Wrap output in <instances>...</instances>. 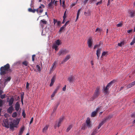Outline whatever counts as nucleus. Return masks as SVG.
Wrapping results in <instances>:
<instances>
[{
	"label": "nucleus",
	"instance_id": "1",
	"mask_svg": "<svg viewBox=\"0 0 135 135\" xmlns=\"http://www.w3.org/2000/svg\"><path fill=\"white\" fill-rule=\"evenodd\" d=\"M9 65L8 64H7L3 67H1L0 68V74L2 75L7 73L9 70Z\"/></svg>",
	"mask_w": 135,
	"mask_h": 135
},
{
	"label": "nucleus",
	"instance_id": "2",
	"mask_svg": "<svg viewBox=\"0 0 135 135\" xmlns=\"http://www.w3.org/2000/svg\"><path fill=\"white\" fill-rule=\"evenodd\" d=\"M64 118V117H62L60 118L58 120H56L55 122V123L54 125V127L55 129L57 127H59L60 126L61 123L62 122Z\"/></svg>",
	"mask_w": 135,
	"mask_h": 135
},
{
	"label": "nucleus",
	"instance_id": "3",
	"mask_svg": "<svg viewBox=\"0 0 135 135\" xmlns=\"http://www.w3.org/2000/svg\"><path fill=\"white\" fill-rule=\"evenodd\" d=\"M78 78V76L76 75H74L70 76L68 77V80L70 83H72L75 81Z\"/></svg>",
	"mask_w": 135,
	"mask_h": 135
},
{
	"label": "nucleus",
	"instance_id": "4",
	"mask_svg": "<svg viewBox=\"0 0 135 135\" xmlns=\"http://www.w3.org/2000/svg\"><path fill=\"white\" fill-rule=\"evenodd\" d=\"M93 44V37H90L88 38L87 41V44L88 47L90 48H92Z\"/></svg>",
	"mask_w": 135,
	"mask_h": 135
},
{
	"label": "nucleus",
	"instance_id": "5",
	"mask_svg": "<svg viewBox=\"0 0 135 135\" xmlns=\"http://www.w3.org/2000/svg\"><path fill=\"white\" fill-rule=\"evenodd\" d=\"M110 85H107L106 86H104L103 89V91L105 94H108L109 93V89L110 88Z\"/></svg>",
	"mask_w": 135,
	"mask_h": 135
},
{
	"label": "nucleus",
	"instance_id": "6",
	"mask_svg": "<svg viewBox=\"0 0 135 135\" xmlns=\"http://www.w3.org/2000/svg\"><path fill=\"white\" fill-rule=\"evenodd\" d=\"M100 89V88L99 87L96 88L95 91L94 93L93 97L94 99L98 97L99 96L100 94L99 91Z\"/></svg>",
	"mask_w": 135,
	"mask_h": 135
},
{
	"label": "nucleus",
	"instance_id": "7",
	"mask_svg": "<svg viewBox=\"0 0 135 135\" xmlns=\"http://www.w3.org/2000/svg\"><path fill=\"white\" fill-rule=\"evenodd\" d=\"M57 63L56 61H54L52 65L51 66L50 69V73H51L56 68Z\"/></svg>",
	"mask_w": 135,
	"mask_h": 135
},
{
	"label": "nucleus",
	"instance_id": "8",
	"mask_svg": "<svg viewBox=\"0 0 135 135\" xmlns=\"http://www.w3.org/2000/svg\"><path fill=\"white\" fill-rule=\"evenodd\" d=\"M44 8V6L42 5L40 6L39 8L36 9V11L38 13H42L43 11V8Z\"/></svg>",
	"mask_w": 135,
	"mask_h": 135
},
{
	"label": "nucleus",
	"instance_id": "9",
	"mask_svg": "<svg viewBox=\"0 0 135 135\" xmlns=\"http://www.w3.org/2000/svg\"><path fill=\"white\" fill-rule=\"evenodd\" d=\"M86 124L89 128H91L92 125L91 123V121L90 118H87L86 121Z\"/></svg>",
	"mask_w": 135,
	"mask_h": 135
},
{
	"label": "nucleus",
	"instance_id": "10",
	"mask_svg": "<svg viewBox=\"0 0 135 135\" xmlns=\"http://www.w3.org/2000/svg\"><path fill=\"white\" fill-rule=\"evenodd\" d=\"M2 126L8 128L9 127L8 120L6 119L3 121L2 123Z\"/></svg>",
	"mask_w": 135,
	"mask_h": 135
},
{
	"label": "nucleus",
	"instance_id": "11",
	"mask_svg": "<svg viewBox=\"0 0 135 135\" xmlns=\"http://www.w3.org/2000/svg\"><path fill=\"white\" fill-rule=\"evenodd\" d=\"M47 23V22L44 19L41 20L40 22V24L42 27H43V26L45 25Z\"/></svg>",
	"mask_w": 135,
	"mask_h": 135
},
{
	"label": "nucleus",
	"instance_id": "12",
	"mask_svg": "<svg viewBox=\"0 0 135 135\" xmlns=\"http://www.w3.org/2000/svg\"><path fill=\"white\" fill-rule=\"evenodd\" d=\"M68 52V51L66 50H60L58 53L57 55L59 56H60L62 54H65Z\"/></svg>",
	"mask_w": 135,
	"mask_h": 135
},
{
	"label": "nucleus",
	"instance_id": "13",
	"mask_svg": "<svg viewBox=\"0 0 135 135\" xmlns=\"http://www.w3.org/2000/svg\"><path fill=\"white\" fill-rule=\"evenodd\" d=\"M70 57V55H67V56H66V57L64 58V59L63 60V61H62L61 62V64H63L64 63L66 62L67 61H68Z\"/></svg>",
	"mask_w": 135,
	"mask_h": 135
},
{
	"label": "nucleus",
	"instance_id": "14",
	"mask_svg": "<svg viewBox=\"0 0 135 135\" xmlns=\"http://www.w3.org/2000/svg\"><path fill=\"white\" fill-rule=\"evenodd\" d=\"M11 79L10 76H7V78H5L4 80V84H7V83Z\"/></svg>",
	"mask_w": 135,
	"mask_h": 135
},
{
	"label": "nucleus",
	"instance_id": "15",
	"mask_svg": "<svg viewBox=\"0 0 135 135\" xmlns=\"http://www.w3.org/2000/svg\"><path fill=\"white\" fill-rule=\"evenodd\" d=\"M25 129V127L24 126H22L21 128L20 131L19 132L18 135H21L22 134L23 131Z\"/></svg>",
	"mask_w": 135,
	"mask_h": 135
},
{
	"label": "nucleus",
	"instance_id": "16",
	"mask_svg": "<svg viewBox=\"0 0 135 135\" xmlns=\"http://www.w3.org/2000/svg\"><path fill=\"white\" fill-rule=\"evenodd\" d=\"M101 51V49H98L97 51L96 55L97 56V59H99V57L100 56V52Z\"/></svg>",
	"mask_w": 135,
	"mask_h": 135
},
{
	"label": "nucleus",
	"instance_id": "17",
	"mask_svg": "<svg viewBox=\"0 0 135 135\" xmlns=\"http://www.w3.org/2000/svg\"><path fill=\"white\" fill-rule=\"evenodd\" d=\"M13 110V107L12 106H11L7 109V112L9 113H11L12 112Z\"/></svg>",
	"mask_w": 135,
	"mask_h": 135
},
{
	"label": "nucleus",
	"instance_id": "18",
	"mask_svg": "<svg viewBox=\"0 0 135 135\" xmlns=\"http://www.w3.org/2000/svg\"><path fill=\"white\" fill-rule=\"evenodd\" d=\"M20 107V104L18 102L16 103L15 104V109L17 111H18Z\"/></svg>",
	"mask_w": 135,
	"mask_h": 135
},
{
	"label": "nucleus",
	"instance_id": "19",
	"mask_svg": "<svg viewBox=\"0 0 135 135\" xmlns=\"http://www.w3.org/2000/svg\"><path fill=\"white\" fill-rule=\"evenodd\" d=\"M58 46L57 45H56L55 43H54L52 44V48L55 49L56 51H57L58 50V49L57 48Z\"/></svg>",
	"mask_w": 135,
	"mask_h": 135
},
{
	"label": "nucleus",
	"instance_id": "20",
	"mask_svg": "<svg viewBox=\"0 0 135 135\" xmlns=\"http://www.w3.org/2000/svg\"><path fill=\"white\" fill-rule=\"evenodd\" d=\"M117 79L114 80L110 82L108 84H117Z\"/></svg>",
	"mask_w": 135,
	"mask_h": 135
},
{
	"label": "nucleus",
	"instance_id": "21",
	"mask_svg": "<svg viewBox=\"0 0 135 135\" xmlns=\"http://www.w3.org/2000/svg\"><path fill=\"white\" fill-rule=\"evenodd\" d=\"M55 43L58 46L61 45V42L60 40H57L55 42Z\"/></svg>",
	"mask_w": 135,
	"mask_h": 135
},
{
	"label": "nucleus",
	"instance_id": "22",
	"mask_svg": "<svg viewBox=\"0 0 135 135\" xmlns=\"http://www.w3.org/2000/svg\"><path fill=\"white\" fill-rule=\"evenodd\" d=\"M135 13V11H131L129 13L130 16L131 17H133L134 16V14Z\"/></svg>",
	"mask_w": 135,
	"mask_h": 135
},
{
	"label": "nucleus",
	"instance_id": "23",
	"mask_svg": "<svg viewBox=\"0 0 135 135\" xmlns=\"http://www.w3.org/2000/svg\"><path fill=\"white\" fill-rule=\"evenodd\" d=\"M49 126L48 125L46 126L42 129V132L43 133H46V131L47 130Z\"/></svg>",
	"mask_w": 135,
	"mask_h": 135
},
{
	"label": "nucleus",
	"instance_id": "24",
	"mask_svg": "<svg viewBox=\"0 0 135 135\" xmlns=\"http://www.w3.org/2000/svg\"><path fill=\"white\" fill-rule=\"evenodd\" d=\"M14 101V99L13 98H11L10 99L9 101V105L11 106L13 104Z\"/></svg>",
	"mask_w": 135,
	"mask_h": 135
},
{
	"label": "nucleus",
	"instance_id": "25",
	"mask_svg": "<svg viewBox=\"0 0 135 135\" xmlns=\"http://www.w3.org/2000/svg\"><path fill=\"white\" fill-rule=\"evenodd\" d=\"M88 127L85 124H83L82 126L81 129L83 130H85Z\"/></svg>",
	"mask_w": 135,
	"mask_h": 135
},
{
	"label": "nucleus",
	"instance_id": "26",
	"mask_svg": "<svg viewBox=\"0 0 135 135\" xmlns=\"http://www.w3.org/2000/svg\"><path fill=\"white\" fill-rule=\"evenodd\" d=\"M16 126L13 123H11L9 126V128L11 129H13L14 127H16Z\"/></svg>",
	"mask_w": 135,
	"mask_h": 135
},
{
	"label": "nucleus",
	"instance_id": "27",
	"mask_svg": "<svg viewBox=\"0 0 135 135\" xmlns=\"http://www.w3.org/2000/svg\"><path fill=\"white\" fill-rule=\"evenodd\" d=\"M97 113L96 112L94 111L92 113L91 115V116L92 117H95L97 115Z\"/></svg>",
	"mask_w": 135,
	"mask_h": 135
},
{
	"label": "nucleus",
	"instance_id": "28",
	"mask_svg": "<svg viewBox=\"0 0 135 135\" xmlns=\"http://www.w3.org/2000/svg\"><path fill=\"white\" fill-rule=\"evenodd\" d=\"M91 12L88 11L87 12H85L84 14L86 16H89L90 15Z\"/></svg>",
	"mask_w": 135,
	"mask_h": 135
},
{
	"label": "nucleus",
	"instance_id": "29",
	"mask_svg": "<svg viewBox=\"0 0 135 135\" xmlns=\"http://www.w3.org/2000/svg\"><path fill=\"white\" fill-rule=\"evenodd\" d=\"M28 11L29 12H32V13H34L36 12V9H32L31 8H29L28 9Z\"/></svg>",
	"mask_w": 135,
	"mask_h": 135
},
{
	"label": "nucleus",
	"instance_id": "30",
	"mask_svg": "<svg viewBox=\"0 0 135 135\" xmlns=\"http://www.w3.org/2000/svg\"><path fill=\"white\" fill-rule=\"evenodd\" d=\"M124 44V42L123 41L122 42L118 44V46L120 47H122L123 45Z\"/></svg>",
	"mask_w": 135,
	"mask_h": 135
},
{
	"label": "nucleus",
	"instance_id": "31",
	"mask_svg": "<svg viewBox=\"0 0 135 135\" xmlns=\"http://www.w3.org/2000/svg\"><path fill=\"white\" fill-rule=\"evenodd\" d=\"M55 79L54 78H52L51 79V82L50 84H53L55 81Z\"/></svg>",
	"mask_w": 135,
	"mask_h": 135
},
{
	"label": "nucleus",
	"instance_id": "32",
	"mask_svg": "<svg viewBox=\"0 0 135 135\" xmlns=\"http://www.w3.org/2000/svg\"><path fill=\"white\" fill-rule=\"evenodd\" d=\"M107 52H103L101 56V57H102L103 56H105L107 55Z\"/></svg>",
	"mask_w": 135,
	"mask_h": 135
},
{
	"label": "nucleus",
	"instance_id": "33",
	"mask_svg": "<svg viewBox=\"0 0 135 135\" xmlns=\"http://www.w3.org/2000/svg\"><path fill=\"white\" fill-rule=\"evenodd\" d=\"M36 68L37 69V70L38 71L40 72L41 71V69H40V66H39V65H37L36 66Z\"/></svg>",
	"mask_w": 135,
	"mask_h": 135
},
{
	"label": "nucleus",
	"instance_id": "34",
	"mask_svg": "<svg viewBox=\"0 0 135 135\" xmlns=\"http://www.w3.org/2000/svg\"><path fill=\"white\" fill-rule=\"evenodd\" d=\"M22 64L25 66H26L27 65L28 62L27 61H25L22 62Z\"/></svg>",
	"mask_w": 135,
	"mask_h": 135
},
{
	"label": "nucleus",
	"instance_id": "35",
	"mask_svg": "<svg viewBox=\"0 0 135 135\" xmlns=\"http://www.w3.org/2000/svg\"><path fill=\"white\" fill-rule=\"evenodd\" d=\"M135 43V38H134L132 42L130 43V45H133Z\"/></svg>",
	"mask_w": 135,
	"mask_h": 135
},
{
	"label": "nucleus",
	"instance_id": "36",
	"mask_svg": "<svg viewBox=\"0 0 135 135\" xmlns=\"http://www.w3.org/2000/svg\"><path fill=\"white\" fill-rule=\"evenodd\" d=\"M66 26L65 25H64L62 26L61 27L60 29V31H62L65 28Z\"/></svg>",
	"mask_w": 135,
	"mask_h": 135
},
{
	"label": "nucleus",
	"instance_id": "37",
	"mask_svg": "<svg viewBox=\"0 0 135 135\" xmlns=\"http://www.w3.org/2000/svg\"><path fill=\"white\" fill-rule=\"evenodd\" d=\"M103 123H102V122L100 123L99 125H98V129H99L100 128V127L102 126L103 125Z\"/></svg>",
	"mask_w": 135,
	"mask_h": 135
},
{
	"label": "nucleus",
	"instance_id": "38",
	"mask_svg": "<svg viewBox=\"0 0 135 135\" xmlns=\"http://www.w3.org/2000/svg\"><path fill=\"white\" fill-rule=\"evenodd\" d=\"M108 119V118H104L102 121V122L103 123V124L105 123L106 122L107 120Z\"/></svg>",
	"mask_w": 135,
	"mask_h": 135
},
{
	"label": "nucleus",
	"instance_id": "39",
	"mask_svg": "<svg viewBox=\"0 0 135 135\" xmlns=\"http://www.w3.org/2000/svg\"><path fill=\"white\" fill-rule=\"evenodd\" d=\"M17 115V113L16 112H14L12 114V117H16Z\"/></svg>",
	"mask_w": 135,
	"mask_h": 135
},
{
	"label": "nucleus",
	"instance_id": "40",
	"mask_svg": "<svg viewBox=\"0 0 135 135\" xmlns=\"http://www.w3.org/2000/svg\"><path fill=\"white\" fill-rule=\"evenodd\" d=\"M72 126H69L66 129V131L68 132L71 128Z\"/></svg>",
	"mask_w": 135,
	"mask_h": 135
},
{
	"label": "nucleus",
	"instance_id": "41",
	"mask_svg": "<svg viewBox=\"0 0 135 135\" xmlns=\"http://www.w3.org/2000/svg\"><path fill=\"white\" fill-rule=\"evenodd\" d=\"M123 24L121 23H118L117 24V27H121L122 26Z\"/></svg>",
	"mask_w": 135,
	"mask_h": 135
},
{
	"label": "nucleus",
	"instance_id": "42",
	"mask_svg": "<svg viewBox=\"0 0 135 135\" xmlns=\"http://www.w3.org/2000/svg\"><path fill=\"white\" fill-rule=\"evenodd\" d=\"M102 0H100V1L96 3V5H98V4H101L102 3Z\"/></svg>",
	"mask_w": 135,
	"mask_h": 135
},
{
	"label": "nucleus",
	"instance_id": "43",
	"mask_svg": "<svg viewBox=\"0 0 135 135\" xmlns=\"http://www.w3.org/2000/svg\"><path fill=\"white\" fill-rule=\"evenodd\" d=\"M6 94H4L2 95H1L0 97L1 99H3L5 98Z\"/></svg>",
	"mask_w": 135,
	"mask_h": 135
},
{
	"label": "nucleus",
	"instance_id": "44",
	"mask_svg": "<svg viewBox=\"0 0 135 135\" xmlns=\"http://www.w3.org/2000/svg\"><path fill=\"white\" fill-rule=\"evenodd\" d=\"M97 129H95L93 131L92 133H93L94 134H95L97 133Z\"/></svg>",
	"mask_w": 135,
	"mask_h": 135
},
{
	"label": "nucleus",
	"instance_id": "45",
	"mask_svg": "<svg viewBox=\"0 0 135 135\" xmlns=\"http://www.w3.org/2000/svg\"><path fill=\"white\" fill-rule=\"evenodd\" d=\"M66 11H65L64 13V16H63V18H66Z\"/></svg>",
	"mask_w": 135,
	"mask_h": 135
},
{
	"label": "nucleus",
	"instance_id": "46",
	"mask_svg": "<svg viewBox=\"0 0 135 135\" xmlns=\"http://www.w3.org/2000/svg\"><path fill=\"white\" fill-rule=\"evenodd\" d=\"M101 107V106H100L99 107L97 108L96 109V110L95 111L96 112H97V113L98 110L100 109Z\"/></svg>",
	"mask_w": 135,
	"mask_h": 135
},
{
	"label": "nucleus",
	"instance_id": "47",
	"mask_svg": "<svg viewBox=\"0 0 135 135\" xmlns=\"http://www.w3.org/2000/svg\"><path fill=\"white\" fill-rule=\"evenodd\" d=\"M23 94H23L22 95H21V102L22 103H23Z\"/></svg>",
	"mask_w": 135,
	"mask_h": 135
},
{
	"label": "nucleus",
	"instance_id": "48",
	"mask_svg": "<svg viewBox=\"0 0 135 135\" xmlns=\"http://www.w3.org/2000/svg\"><path fill=\"white\" fill-rule=\"evenodd\" d=\"M100 46V45H95L94 47V49H96V48L97 47H99Z\"/></svg>",
	"mask_w": 135,
	"mask_h": 135
},
{
	"label": "nucleus",
	"instance_id": "49",
	"mask_svg": "<svg viewBox=\"0 0 135 135\" xmlns=\"http://www.w3.org/2000/svg\"><path fill=\"white\" fill-rule=\"evenodd\" d=\"M90 63L92 66V68H93L94 67V64L93 61V60H91L90 61Z\"/></svg>",
	"mask_w": 135,
	"mask_h": 135
},
{
	"label": "nucleus",
	"instance_id": "50",
	"mask_svg": "<svg viewBox=\"0 0 135 135\" xmlns=\"http://www.w3.org/2000/svg\"><path fill=\"white\" fill-rule=\"evenodd\" d=\"M131 117L133 118L135 117V112L131 115Z\"/></svg>",
	"mask_w": 135,
	"mask_h": 135
},
{
	"label": "nucleus",
	"instance_id": "51",
	"mask_svg": "<svg viewBox=\"0 0 135 135\" xmlns=\"http://www.w3.org/2000/svg\"><path fill=\"white\" fill-rule=\"evenodd\" d=\"M22 114V115L23 116V117L24 118H25V117L26 114L25 113L24 110H23V112Z\"/></svg>",
	"mask_w": 135,
	"mask_h": 135
},
{
	"label": "nucleus",
	"instance_id": "52",
	"mask_svg": "<svg viewBox=\"0 0 135 135\" xmlns=\"http://www.w3.org/2000/svg\"><path fill=\"white\" fill-rule=\"evenodd\" d=\"M98 31H99V32H100V31H101V30L100 28H99L98 27L96 29L95 32H97Z\"/></svg>",
	"mask_w": 135,
	"mask_h": 135
},
{
	"label": "nucleus",
	"instance_id": "53",
	"mask_svg": "<svg viewBox=\"0 0 135 135\" xmlns=\"http://www.w3.org/2000/svg\"><path fill=\"white\" fill-rule=\"evenodd\" d=\"M59 87H58L57 89H56L55 91H54V92L53 93H54L55 94H56V93L57 92V90H58V89H59Z\"/></svg>",
	"mask_w": 135,
	"mask_h": 135
},
{
	"label": "nucleus",
	"instance_id": "54",
	"mask_svg": "<svg viewBox=\"0 0 135 135\" xmlns=\"http://www.w3.org/2000/svg\"><path fill=\"white\" fill-rule=\"evenodd\" d=\"M35 56V55H33L32 56V59L33 61H34V57Z\"/></svg>",
	"mask_w": 135,
	"mask_h": 135
},
{
	"label": "nucleus",
	"instance_id": "55",
	"mask_svg": "<svg viewBox=\"0 0 135 135\" xmlns=\"http://www.w3.org/2000/svg\"><path fill=\"white\" fill-rule=\"evenodd\" d=\"M3 102V101L1 99H0V107L2 105Z\"/></svg>",
	"mask_w": 135,
	"mask_h": 135
},
{
	"label": "nucleus",
	"instance_id": "56",
	"mask_svg": "<svg viewBox=\"0 0 135 135\" xmlns=\"http://www.w3.org/2000/svg\"><path fill=\"white\" fill-rule=\"evenodd\" d=\"M76 3H72L71 5V6H70V7H71V8L72 7H73V6H74L75 5H76Z\"/></svg>",
	"mask_w": 135,
	"mask_h": 135
},
{
	"label": "nucleus",
	"instance_id": "57",
	"mask_svg": "<svg viewBox=\"0 0 135 135\" xmlns=\"http://www.w3.org/2000/svg\"><path fill=\"white\" fill-rule=\"evenodd\" d=\"M69 21H67L65 23V24L64 25H65V26H66L67 25H68L69 23Z\"/></svg>",
	"mask_w": 135,
	"mask_h": 135
},
{
	"label": "nucleus",
	"instance_id": "58",
	"mask_svg": "<svg viewBox=\"0 0 135 135\" xmlns=\"http://www.w3.org/2000/svg\"><path fill=\"white\" fill-rule=\"evenodd\" d=\"M33 117H32L31 118V121L30 122V124L33 122Z\"/></svg>",
	"mask_w": 135,
	"mask_h": 135
},
{
	"label": "nucleus",
	"instance_id": "59",
	"mask_svg": "<svg viewBox=\"0 0 135 135\" xmlns=\"http://www.w3.org/2000/svg\"><path fill=\"white\" fill-rule=\"evenodd\" d=\"M65 3V0H62V6L63 7H64Z\"/></svg>",
	"mask_w": 135,
	"mask_h": 135
},
{
	"label": "nucleus",
	"instance_id": "60",
	"mask_svg": "<svg viewBox=\"0 0 135 135\" xmlns=\"http://www.w3.org/2000/svg\"><path fill=\"white\" fill-rule=\"evenodd\" d=\"M132 31H133V30L132 29L131 30H127V32L129 33L131 32H132Z\"/></svg>",
	"mask_w": 135,
	"mask_h": 135
},
{
	"label": "nucleus",
	"instance_id": "61",
	"mask_svg": "<svg viewBox=\"0 0 135 135\" xmlns=\"http://www.w3.org/2000/svg\"><path fill=\"white\" fill-rule=\"evenodd\" d=\"M57 22V21L55 19H54V24L55 25L56 23Z\"/></svg>",
	"mask_w": 135,
	"mask_h": 135
},
{
	"label": "nucleus",
	"instance_id": "62",
	"mask_svg": "<svg viewBox=\"0 0 135 135\" xmlns=\"http://www.w3.org/2000/svg\"><path fill=\"white\" fill-rule=\"evenodd\" d=\"M132 86L131 85H128L127 86V88H129Z\"/></svg>",
	"mask_w": 135,
	"mask_h": 135
},
{
	"label": "nucleus",
	"instance_id": "63",
	"mask_svg": "<svg viewBox=\"0 0 135 135\" xmlns=\"http://www.w3.org/2000/svg\"><path fill=\"white\" fill-rule=\"evenodd\" d=\"M66 85H65V86L64 87L62 88V90L63 91H65L66 90Z\"/></svg>",
	"mask_w": 135,
	"mask_h": 135
},
{
	"label": "nucleus",
	"instance_id": "64",
	"mask_svg": "<svg viewBox=\"0 0 135 135\" xmlns=\"http://www.w3.org/2000/svg\"><path fill=\"white\" fill-rule=\"evenodd\" d=\"M65 18H64V19L63 18V20L62 22V23L64 24L65 23Z\"/></svg>",
	"mask_w": 135,
	"mask_h": 135
}]
</instances>
